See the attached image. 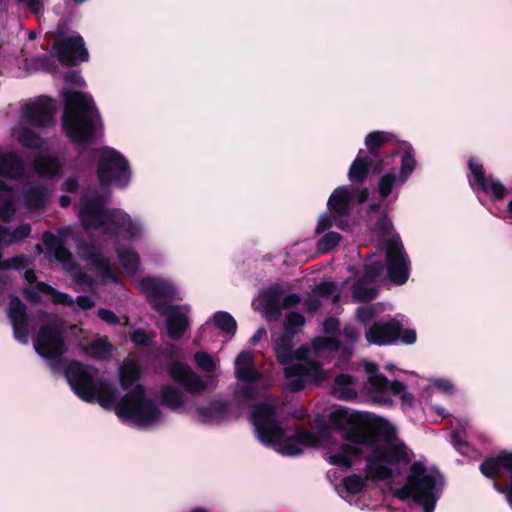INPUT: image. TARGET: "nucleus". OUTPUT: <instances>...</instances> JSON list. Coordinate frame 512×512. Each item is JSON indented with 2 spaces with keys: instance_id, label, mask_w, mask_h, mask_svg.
<instances>
[{
  "instance_id": "nucleus-24",
  "label": "nucleus",
  "mask_w": 512,
  "mask_h": 512,
  "mask_svg": "<svg viewBox=\"0 0 512 512\" xmlns=\"http://www.w3.org/2000/svg\"><path fill=\"white\" fill-rule=\"evenodd\" d=\"M358 444L354 443H343L339 447V451L332 454L329 457V462L332 465L338 466L344 469H350L353 465L352 457H359L363 453V449Z\"/></svg>"
},
{
  "instance_id": "nucleus-28",
  "label": "nucleus",
  "mask_w": 512,
  "mask_h": 512,
  "mask_svg": "<svg viewBox=\"0 0 512 512\" xmlns=\"http://www.w3.org/2000/svg\"><path fill=\"white\" fill-rule=\"evenodd\" d=\"M23 165L19 156L14 152L0 155V176L17 179L22 175Z\"/></svg>"
},
{
  "instance_id": "nucleus-45",
  "label": "nucleus",
  "mask_w": 512,
  "mask_h": 512,
  "mask_svg": "<svg viewBox=\"0 0 512 512\" xmlns=\"http://www.w3.org/2000/svg\"><path fill=\"white\" fill-rule=\"evenodd\" d=\"M304 324L305 317L302 314L294 311L289 312L284 320V331L288 335H295Z\"/></svg>"
},
{
  "instance_id": "nucleus-5",
  "label": "nucleus",
  "mask_w": 512,
  "mask_h": 512,
  "mask_svg": "<svg viewBox=\"0 0 512 512\" xmlns=\"http://www.w3.org/2000/svg\"><path fill=\"white\" fill-rule=\"evenodd\" d=\"M140 287L147 295L151 308L167 317L166 324L169 338L175 341L181 339L189 325L187 316L175 311L176 307L158 301H173L177 294L175 287L168 281L150 276L142 278Z\"/></svg>"
},
{
  "instance_id": "nucleus-2",
  "label": "nucleus",
  "mask_w": 512,
  "mask_h": 512,
  "mask_svg": "<svg viewBox=\"0 0 512 512\" xmlns=\"http://www.w3.org/2000/svg\"><path fill=\"white\" fill-rule=\"evenodd\" d=\"M62 130L73 144H92L95 141L98 125L102 119L93 98L77 90H64Z\"/></svg>"
},
{
  "instance_id": "nucleus-37",
  "label": "nucleus",
  "mask_w": 512,
  "mask_h": 512,
  "mask_svg": "<svg viewBox=\"0 0 512 512\" xmlns=\"http://www.w3.org/2000/svg\"><path fill=\"white\" fill-rule=\"evenodd\" d=\"M119 262L129 274H135L139 267V255L132 248L117 249Z\"/></svg>"
},
{
  "instance_id": "nucleus-46",
  "label": "nucleus",
  "mask_w": 512,
  "mask_h": 512,
  "mask_svg": "<svg viewBox=\"0 0 512 512\" xmlns=\"http://www.w3.org/2000/svg\"><path fill=\"white\" fill-rule=\"evenodd\" d=\"M341 235L334 231L325 233L318 241L317 248L322 253H327L334 249L340 242Z\"/></svg>"
},
{
  "instance_id": "nucleus-4",
  "label": "nucleus",
  "mask_w": 512,
  "mask_h": 512,
  "mask_svg": "<svg viewBox=\"0 0 512 512\" xmlns=\"http://www.w3.org/2000/svg\"><path fill=\"white\" fill-rule=\"evenodd\" d=\"M79 217L85 228H103V232L111 236L125 233L130 240H136L142 234L139 222L133 221L122 210L107 209L104 198L98 192L81 197Z\"/></svg>"
},
{
  "instance_id": "nucleus-25",
  "label": "nucleus",
  "mask_w": 512,
  "mask_h": 512,
  "mask_svg": "<svg viewBox=\"0 0 512 512\" xmlns=\"http://www.w3.org/2000/svg\"><path fill=\"white\" fill-rule=\"evenodd\" d=\"M282 292L275 288H270L262 294V303L266 319L270 322H275L281 317V310L283 309L280 304Z\"/></svg>"
},
{
  "instance_id": "nucleus-12",
  "label": "nucleus",
  "mask_w": 512,
  "mask_h": 512,
  "mask_svg": "<svg viewBox=\"0 0 512 512\" xmlns=\"http://www.w3.org/2000/svg\"><path fill=\"white\" fill-rule=\"evenodd\" d=\"M385 268L387 276L396 285H403L410 275V260L399 236L385 241Z\"/></svg>"
},
{
  "instance_id": "nucleus-1",
  "label": "nucleus",
  "mask_w": 512,
  "mask_h": 512,
  "mask_svg": "<svg viewBox=\"0 0 512 512\" xmlns=\"http://www.w3.org/2000/svg\"><path fill=\"white\" fill-rule=\"evenodd\" d=\"M332 429L347 442L371 447L365 457L364 472L370 481H388L394 476L391 466L411 461L404 443H395V430L385 420L371 421L367 414H350L345 409L332 411L328 417Z\"/></svg>"
},
{
  "instance_id": "nucleus-11",
  "label": "nucleus",
  "mask_w": 512,
  "mask_h": 512,
  "mask_svg": "<svg viewBox=\"0 0 512 512\" xmlns=\"http://www.w3.org/2000/svg\"><path fill=\"white\" fill-rule=\"evenodd\" d=\"M365 337L370 344L385 346L391 345L400 340L405 345H412L417 340L414 329H403L400 321L390 319L389 321H375L365 332Z\"/></svg>"
},
{
  "instance_id": "nucleus-7",
  "label": "nucleus",
  "mask_w": 512,
  "mask_h": 512,
  "mask_svg": "<svg viewBox=\"0 0 512 512\" xmlns=\"http://www.w3.org/2000/svg\"><path fill=\"white\" fill-rule=\"evenodd\" d=\"M278 410L274 404L258 403L251 412V420L260 441L266 445L276 444L278 452L284 456H298L303 453L302 447L290 436L277 419Z\"/></svg>"
},
{
  "instance_id": "nucleus-18",
  "label": "nucleus",
  "mask_w": 512,
  "mask_h": 512,
  "mask_svg": "<svg viewBox=\"0 0 512 512\" xmlns=\"http://www.w3.org/2000/svg\"><path fill=\"white\" fill-rule=\"evenodd\" d=\"M167 373L175 383L191 394H201L207 388L201 377L183 362L173 361L169 363Z\"/></svg>"
},
{
  "instance_id": "nucleus-56",
  "label": "nucleus",
  "mask_w": 512,
  "mask_h": 512,
  "mask_svg": "<svg viewBox=\"0 0 512 512\" xmlns=\"http://www.w3.org/2000/svg\"><path fill=\"white\" fill-rule=\"evenodd\" d=\"M337 290V285L331 281L321 282L315 289L318 296L328 298L332 296Z\"/></svg>"
},
{
  "instance_id": "nucleus-34",
  "label": "nucleus",
  "mask_w": 512,
  "mask_h": 512,
  "mask_svg": "<svg viewBox=\"0 0 512 512\" xmlns=\"http://www.w3.org/2000/svg\"><path fill=\"white\" fill-rule=\"evenodd\" d=\"M407 149L401 154V166L399 172V185H404L414 172L417 161L413 155L411 145H406Z\"/></svg>"
},
{
  "instance_id": "nucleus-35",
  "label": "nucleus",
  "mask_w": 512,
  "mask_h": 512,
  "mask_svg": "<svg viewBox=\"0 0 512 512\" xmlns=\"http://www.w3.org/2000/svg\"><path fill=\"white\" fill-rule=\"evenodd\" d=\"M12 189L8 185L6 190H0V221L9 223L15 215Z\"/></svg>"
},
{
  "instance_id": "nucleus-57",
  "label": "nucleus",
  "mask_w": 512,
  "mask_h": 512,
  "mask_svg": "<svg viewBox=\"0 0 512 512\" xmlns=\"http://www.w3.org/2000/svg\"><path fill=\"white\" fill-rule=\"evenodd\" d=\"M52 254L57 261L63 264L70 263L72 260V254L65 246L64 242H62Z\"/></svg>"
},
{
  "instance_id": "nucleus-55",
  "label": "nucleus",
  "mask_w": 512,
  "mask_h": 512,
  "mask_svg": "<svg viewBox=\"0 0 512 512\" xmlns=\"http://www.w3.org/2000/svg\"><path fill=\"white\" fill-rule=\"evenodd\" d=\"M42 242L45 245L47 252L52 254L63 241L52 232L46 231L42 234Z\"/></svg>"
},
{
  "instance_id": "nucleus-41",
  "label": "nucleus",
  "mask_w": 512,
  "mask_h": 512,
  "mask_svg": "<svg viewBox=\"0 0 512 512\" xmlns=\"http://www.w3.org/2000/svg\"><path fill=\"white\" fill-rule=\"evenodd\" d=\"M385 270V265L382 261H373L366 263L358 279L368 283H375L380 278Z\"/></svg>"
},
{
  "instance_id": "nucleus-17",
  "label": "nucleus",
  "mask_w": 512,
  "mask_h": 512,
  "mask_svg": "<svg viewBox=\"0 0 512 512\" xmlns=\"http://www.w3.org/2000/svg\"><path fill=\"white\" fill-rule=\"evenodd\" d=\"M7 316L13 328L14 339L23 345L28 344L30 317L27 306L18 296H10Z\"/></svg>"
},
{
  "instance_id": "nucleus-53",
  "label": "nucleus",
  "mask_w": 512,
  "mask_h": 512,
  "mask_svg": "<svg viewBox=\"0 0 512 512\" xmlns=\"http://www.w3.org/2000/svg\"><path fill=\"white\" fill-rule=\"evenodd\" d=\"M377 316V311L373 306H361L356 311L357 320L364 326H367Z\"/></svg>"
},
{
  "instance_id": "nucleus-52",
  "label": "nucleus",
  "mask_w": 512,
  "mask_h": 512,
  "mask_svg": "<svg viewBox=\"0 0 512 512\" xmlns=\"http://www.w3.org/2000/svg\"><path fill=\"white\" fill-rule=\"evenodd\" d=\"M314 346L318 350L337 351L340 341L335 337H318L314 340Z\"/></svg>"
},
{
  "instance_id": "nucleus-22",
  "label": "nucleus",
  "mask_w": 512,
  "mask_h": 512,
  "mask_svg": "<svg viewBox=\"0 0 512 512\" xmlns=\"http://www.w3.org/2000/svg\"><path fill=\"white\" fill-rule=\"evenodd\" d=\"M354 191L353 187L348 185L337 187L327 201L328 209L337 216H347L354 202Z\"/></svg>"
},
{
  "instance_id": "nucleus-8",
  "label": "nucleus",
  "mask_w": 512,
  "mask_h": 512,
  "mask_svg": "<svg viewBox=\"0 0 512 512\" xmlns=\"http://www.w3.org/2000/svg\"><path fill=\"white\" fill-rule=\"evenodd\" d=\"M275 356L279 364L287 365L284 368V376L289 379L287 387L293 393L302 391L307 384L318 386L326 379L323 367L317 361L293 364L294 350L289 342L277 344Z\"/></svg>"
},
{
  "instance_id": "nucleus-21",
  "label": "nucleus",
  "mask_w": 512,
  "mask_h": 512,
  "mask_svg": "<svg viewBox=\"0 0 512 512\" xmlns=\"http://www.w3.org/2000/svg\"><path fill=\"white\" fill-rule=\"evenodd\" d=\"M230 404L224 400H212L208 406L196 408L199 422L202 424H220L227 419Z\"/></svg>"
},
{
  "instance_id": "nucleus-9",
  "label": "nucleus",
  "mask_w": 512,
  "mask_h": 512,
  "mask_svg": "<svg viewBox=\"0 0 512 512\" xmlns=\"http://www.w3.org/2000/svg\"><path fill=\"white\" fill-rule=\"evenodd\" d=\"M97 178L101 187L114 185L119 188L128 186L131 169L128 160L117 150L104 147L97 166Z\"/></svg>"
},
{
  "instance_id": "nucleus-43",
  "label": "nucleus",
  "mask_w": 512,
  "mask_h": 512,
  "mask_svg": "<svg viewBox=\"0 0 512 512\" xmlns=\"http://www.w3.org/2000/svg\"><path fill=\"white\" fill-rule=\"evenodd\" d=\"M93 263L96 267V269L99 271L101 276L106 279L110 280L111 282L117 283L118 278L116 274L113 271V268L111 266V263L108 258L101 256L99 254L95 255L93 258Z\"/></svg>"
},
{
  "instance_id": "nucleus-60",
  "label": "nucleus",
  "mask_w": 512,
  "mask_h": 512,
  "mask_svg": "<svg viewBox=\"0 0 512 512\" xmlns=\"http://www.w3.org/2000/svg\"><path fill=\"white\" fill-rule=\"evenodd\" d=\"M321 305L322 303L316 295H308L304 301V306L308 313L317 312Z\"/></svg>"
},
{
  "instance_id": "nucleus-32",
  "label": "nucleus",
  "mask_w": 512,
  "mask_h": 512,
  "mask_svg": "<svg viewBox=\"0 0 512 512\" xmlns=\"http://www.w3.org/2000/svg\"><path fill=\"white\" fill-rule=\"evenodd\" d=\"M161 404L171 410H177L184 405L182 391L170 384L161 388Z\"/></svg>"
},
{
  "instance_id": "nucleus-64",
  "label": "nucleus",
  "mask_w": 512,
  "mask_h": 512,
  "mask_svg": "<svg viewBox=\"0 0 512 512\" xmlns=\"http://www.w3.org/2000/svg\"><path fill=\"white\" fill-rule=\"evenodd\" d=\"M62 190L67 193H76L79 189L78 179L74 176H70L62 184Z\"/></svg>"
},
{
  "instance_id": "nucleus-10",
  "label": "nucleus",
  "mask_w": 512,
  "mask_h": 512,
  "mask_svg": "<svg viewBox=\"0 0 512 512\" xmlns=\"http://www.w3.org/2000/svg\"><path fill=\"white\" fill-rule=\"evenodd\" d=\"M34 349L42 358L61 363L68 350L63 322L54 319L41 325L34 339Z\"/></svg>"
},
{
  "instance_id": "nucleus-23",
  "label": "nucleus",
  "mask_w": 512,
  "mask_h": 512,
  "mask_svg": "<svg viewBox=\"0 0 512 512\" xmlns=\"http://www.w3.org/2000/svg\"><path fill=\"white\" fill-rule=\"evenodd\" d=\"M235 376L244 383H255L260 380L261 374L254 367V357L250 351H241L235 359Z\"/></svg>"
},
{
  "instance_id": "nucleus-6",
  "label": "nucleus",
  "mask_w": 512,
  "mask_h": 512,
  "mask_svg": "<svg viewBox=\"0 0 512 512\" xmlns=\"http://www.w3.org/2000/svg\"><path fill=\"white\" fill-rule=\"evenodd\" d=\"M438 482H443V476L438 470L433 469L428 473L425 465L416 461L410 466L405 484L394 492V496L401 501L412 499L423 508V512H434L439 497L436 487Z\"/></svg>"
},
{
  "instance_id": "nucleus-39",
  "label": "nucleus",
  "mask_w": 512,
  "mask_h": 512,
  "mask_svg": "<svg viewBox=\"0 0 512 512\" xmlns=\"http://www.w3.org/2000/svg\"><path fill=\"white\" fill-rule=\"evenodd\" d=\"M399 177L395 170L383 174L378 181V193L382 199H386L395 187H399Z\"/></svg>"
},
{
  "instance_id": "nucleus-47",
  "label": "nucleus",
  "mask_w": 512,
  "mask_h": 512,
  "mask_svg": "<svg viewBox=\"0 0 512 512\" xmlns=\"http://www.w3.org/2000/svg\"><path fill=\"white\" fill-rule=\"evenodd\" d=\"M19 142L26 148L37 149L41 147L42 139L33 130L24 128L20 132Z\"/></svg>"
},
{
  "instance_id": "nucleus-62",
  "label": "nucleus",
  "mask_w": 512,
  "mask_h": 512,
  "mask_svg": "<svg viewBox=\"0 0 512 512\" xmlns=\"http://www.w3.org/2000/svg\"><path fill=\"white\" fill-rule=\"evenodd\" d=\"M343 337L350 343H354L359 338V331L353 325H346L342 330Z\"/></svg>"
},
{
  "instance_id": "nucleus-59",
  "label": "nucleus",
  "mask_w": 512,
  "mask_h": 512,
  "mask_svg": "<svg viewBox=\"0 0 512 512\" xmlns=\"http://www.w3.org/2000/svg\"><path fill=\"white\" fill-rule=\"evenodd\" d=\"M98 317L109 325H118L120 323L119 317L111 310L100 308L97 311Z\"/></svg>"
},
{
  "instance_id": "nucleus-61",
  "label": "nucleus",
  "mask_w": 512,
  "mask_h": 512,
  "mask_svg": "<svg viewBox=\"0 0 512 512\" xmlns=\"http://www.w3.org/2000/svg\"><path fill=\"white\" fill-rule=\"evenodd\" d=\"M332 218L331 216L327 214H323L319 217L317 227H316V234H321L325 231H327L332 226Z\"/></svg>"
},
{
  "instance_id": "nucleus-58",
  "label": "nucleus",
  "mask_w": 512,
  "mask_h": 512,
  "mask_svg": "<svg viewBox=\"0 0 512 512\" xmlns=\"http://www.w3.org/2000/svg\"><path fill=\"white\" fill-rule=\"evenodd\" d=\"M340 330V320L336 317H328L323 322V331L328 335H335Z\"/></svg>"
},
{
  "instance_id": "nucleus-15",
  "label": "nucleus",
  "mask_w": 512,
  "mask_h": 512,
  "mask_svg": "<svg viewBox=\"0 0 512 512\" xmlns=\"http://www.w3.org/2000/svg\"><path fill=\"white\" fill-rule=\"evenodd\" d=\"M468 169L472 174V179H469V185L473 191H482L491 196L494 201H502L506 194L507 189L502 182L493 177V175H486L483 164L478 162L474 157H470L467 161Z\"/></svg>"
},
{
  "instance_id": "nucleus-49",
  "label": "nucleus",
  "mask_w": 512,
  "mask_h": 512,
  "mask_svg": "<svg viewBox=\"0 0 512 512\" xmlns=\"http://www.w3.org/2000/svg\"><path fill=\"white\" fill-rule=\"evenodd\" d=\"M393 224L386 212L382 213L376 220L373 231L379 236H387L391 234Z\"/></svg>"
},
{
  "instance_id": "nucleus-51",
  "label": "nucleus",
  "mask_w": 512,
  "mask_h": 512,
  "mask_svg": "<svg viewBox=\"0 0 512 512\" xmlns=\"http://www.w3.org/2000/svg\"><path fill=\"white\" fill-rule=\"evenodd\" d=\"M29 260L28 257L24 254L16 255L14 257H11L9 259H6L2 262V270H21L28 266Z\"/></svg>"
},
{
  "instance_id": "nucleus-63",
  "label": "nucleus",
  "mask_w": 512,
  "mask_h": 512,
  "mask_svg": "<svg viewBox=\"0 0 512 512\" xmlns=\"http://www.w3.org/2000/svg\"><path fill=\"white\" fill-rule=\"evenodd\" d=\"M301 301V298L298 294L291 293L287 296H285L282 300L280 299V304L283 309H289L295 307L297 304H299Z\"/></svg>"
},
{
  "instance_id": "nucleus-20",
  "label": "nucleus",
  "mask_w": 512,
  "mask_h": 512,
  "mask_svg": "<svg viewBox=\"0 0 512 512\" xmlns=\"http://www.w3.org/2000/svg\"><path fill=\"white\" fill-rule=\"evenodd\" d=\"M394 135L384 131H373L365 137V145L367 147L366 154L373 157V159H384L385 167L389 165V158L398 156L399 150L395 149L389 152H385V156L382 155L381 149L387 144L394 142Z\"/></svg>"
},
{
  "instance_id": "nucleus-48",
  "label": "nucleus",
  "mask_w": 512,
  "mask_h": 512,
  "mask_svg": "<svg viewBox=\"0 0 512 512\" xmlns=\"http://www.w3.org/2000/svg\"><path fill=\"white\" fill-rule=\"evenodd\" d=\"M194 361L196 365L205 372H214L216 364L213 357L204 351H198L194 354Z\"/></svg>"
},
{
  "instance_id": "nucleus-16",
  "label": "nucleus",
  "mask_w": 512,
  "mask_h": 512,
  "mask_svg": "<svg viewBox=\"0 0 512 512\" xmlns=\"http://www.w3.org/2000/svg\"><path fill=\"white\" fill-rule=\"evenodd\" d=\"M56 108L54 101L41 96L37 101L23 107V118L35 128H50L55 124Z\"/></svg>"
},
{
  "instance_id": "nucleus-44",
  "label": "nucleus",
  "mask_w": 512,
  "mask_h": 512,
  "mask_svg": "<svg viewBox=\"0 0 512 512\" xmlns=\"http://www.w3.org/2000/svg\"><path fill=\"white\" fill-rule=\"evenodd\" d=\"M290 437L300 446L315 447L319 444V439L313 432L300 426L296 428L295 433Z\"/></svg>"
},
{
  "instance_id": "nucleus-38",
  "label": "nucleus",
  "mask_w": 512,
  "mask_h": 512,
  "mask_svg": "<svg viewBox=\"0 0 512 512\" xmlns=\"http://www.w3.org/2000/svg\"><path fill=\"white\" fill-rule=\"evenodd\" d=\"M214 325L223 333L235 335L237 331V322L233 316L226 311H217L212 316Z\"/></svg>"
},
{
  "instance_id": "nucleus-30",
  "label": "nucleus",
  "mask_w": 512,
  "mask_h": 512,
  "mask_svg": "<svg viewBox=\"0 0 512 512\" xmlns=\"http://www.w3.org/2000/svg\"><path fill=\"white\" fill-rule=\"evenodd\" d=\"M355 379L353 376L341 373L334 380V396L340 400H352L357 398V392L351 388Z\"/></svg>"
},
{
  "instance_id": "nucleus-36",
  "label": "nucleus",
  "mask_w": 512,
  "mask_h": 512,
  "mask_svg": "<svg viewBox=\"0 0 512 512\" xmlns=\"http://www.w3.org/2000/svg\"><path fill=\"white\" fill-rule=\"evenodd\" d=\"M36 290L40 293L50 295L52 297L53 303L55 304L67 307H71L74 304V300L69 294L60 292L45 282H38L36 285Z\"/></svg>"
},
{
  "instance_id": "nucleus-29",
  "label": "nucleus",
  "mask_w": 512,
  "mask_h": 512,
  "mask_svg": "<svg viewBox=\"0 0 512 512\" xmlns=\"http://www.w3.org/2000/svg\"><path fill=\"white\" fill-rule=\"evenodd\" d=\"M31 226L28 223L18 225L13 231L8 226L0 224V245L10 246L20 242L31 234Z\"/></svg>"
},
{
  "instance_id": "nucleus-33",
  "label": "nucleus",
  "mask_w": 512,
  "mask_h": 512,
  "mask_svg": "<svg viewBox=\"0 0 512 512\" xmlns=\"http://www.w3.org/2000/svg\"><path fill=\"white\" fill-rule=\"evenodd\" d=\"M370 283L357 279L352 286L353 298L359 303H368L374 300L378 294L379 289L377 287H367Z\"/></svg>"
},
{
  "instance_id": "nucleus-13",
  "label": "nucleus",
  "mask_w": 512,
  "mask_h": 512,
  "mask_svg": "<svg viewBox=\"0 0 512 512\" xmlns=\"http://www.w3.org/2000/svg\"><path fill=\"white\" fill-rule=\"evenodd\" d=\"M53 49L63 66L74 67L89 59V52L81 35H59L53 43Z\"/></svg>"
},
{
  "instance_id": "nucleus-31",
  "label": "nucleus",
  "mask_w": 512,
  "mask_h": 512,
  "mask_svg": "<svg viewBox=\"0 0 512 512\" xmlns=\"http://www.w3.org/2000/svg\"><path fill=\"white\" fill-rule=\"evenodd\" d=\"M47 189L44 186H32L24 192L23 199L25 206L30 210H41L47 204Z\"/></svg>"
},
{
  "instance_id": "nucleus-40",
  "label": "nucleus",
  "mask_w": 512,
  "mask_h": 512,
  "mask_svg": "<svg viewBox=\"0 0 512 512\" xmlns=\"http://www.w3.org/2000/svg\"><path fill=\"white\" fill-rule=\"evenodd\" d=\"M112 345L108 337H99L93 340L88 348L87 353L95 359H103L111 353Z\"/></svg>"
},
{
  "instance_id": "nucleus-26",
  "label": "nucleus",
  "mask_w": 512,
  "mask_h": 512,
  "mask_svg": "<svg viewBox=\"0 0 512 512\" xmlns=\"http://www.w3.org/2000/svg\"><path fill=\"white\" fill-rule=\"evenodd\" d=\"M142 374L140 364L133 359L126 358L119 368V383L123 390H128L137 382Z\"/></svg>"
},
{
  "instance_id": "nucleus-19",
  "label": "nucleus",
  "mask_w": 512,
  "mask_h": 512,
  "mask_svg": "<svg viewBox=\"0 0 512 512\" xmlns=\"http://www.w3.org/2000/svg\"><path fill=\"white\" fill-rule=\"evenodd\" d=\"M384 168V159H373V157L366 154V151L360 149L349 168L348 178L352 183H362L367 178L370 170L378 175Z\"/></svg>"
},
{
  "instance_id": "nucleus-54",
  "label": "nucleus",
  "mask_w": 512,
  "mask_h": 512,
  "mask_svg": "<svg viewBox=\"0 0 512 512\" xmlns=\"http://www.w3.org/2000/svg\"><path fill=\"white\" fill-rule=\"evenodd\" d=\"M130 338L132 343L137 347L146 348L151 345V339L149 338L147 332L142 328L135 329L131 333Z\"/></svg>"
},
{
  "instance_id": "nucleus-50",
  "label": "nucleus",
  "mask_w": 512,
  "mask_h": 512,
  "mask_svg": "<svg viewBox=\"0 0 512 512\" xmlns=\"http://www.w3.org/2000/svg\"><path fill=\"white\" fill-rule=\"evenodd\" d=\"M368 383L370 384L372 391L384 393L387 392L389 380L383 374L371 373L368 377Z\"/></svg>"
},
{
  "instance_id": "nucleus-42",
  "label": "nucleus",
  "mask_w": 512,
  "mask_h": 512,
  "mask_svg": "<svg viewBox=\"0 0 512 512\" xmlns=\"http://www.w3.org/2000/svg\"><path fill=\"white\" fill-rule=\"evenodd\" d=\"M368 480L366 476L362 477L359 474H352L344 477L341 483L348 494L357 495L366 487V481Z\"/></svg>"
},
{
  "instance_id": "nucleus-3",
  "label": "nucleus",
  "mask_w": 512,
  "mask_h": 512,
  "mask_svg": "<svg viewBox=\"0 0 512 512\" xmlns=\"http://www.w3.org/2000/svg\"><path fill=\"white\" fill-rule=\"evenodd\" d=\"M116 399V389L109 382L98 379L94 386L92 402L97 401L105 409L115 407V412L120 418L133 420L143 426L156 422L161 416L160 409L147 397L142 384L135 385L118 402Z\"/></svg>"
},
{
  "instance_id": "nucleus-27",
  "label": "nucleus",
  "mask_w": 512,
  "mask_h": 512,
  "mask_svg": "<svg viewBox=\"0 0 512 512\" xmlns=\"http://www.w3.org/2000/svg\"><path fill=\"white\" fill-rule=\"evenodd\" d=\"M34 169L40 177L52 179L61 172L62 164L56 156L43 155L35 159Z\"/></svg>"
},
{
  "instance_id": "nucleus-14",
  "label": "nucleus",
  "mask_w": 512,
  "mask_h": 512,
  "mask_svg": "<svg viewBox=\"0 0 512 512\" xmlns=\"http://www.w3.org/2000/svg\"><path fill=\"white\" fill-rule=\"evenodd\" d=\"M64 375L73 392L85 402L92 403L98 379L94 378L91 370L80 361L73 360L66 366Z\"/></svg>"
}]
</instances>
